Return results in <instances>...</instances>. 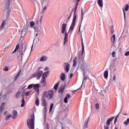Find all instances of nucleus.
<instances>
[{
	"label": "nucleus",
	"instance_id": "1",
	"mask_svg": "<svg viewBox=\"0 0 129 129\" xmlns=\"http://www.w3.org/2000/svg\"><path fill=\"white\" fill-rule=\"evenodd\" d=\"M81 0H77L76 1V8L74 11V18L73 19V21L72 23V24L71 25V26L70 27L69 32L67 33L66 32V30H67V24L65 23H63L61 26V34H64L65 33L64 35V38L63 41V44L65 45L66 43L68 42V34H69V32H73V30H74V28L75 27V25L76 24V19L77 18V15H76V11L77 10V6H78V3L80 2Z\"/></svg>",
	"mask_w": 129,
	"mask_h": 129
},
{
	"label": "nucleus",
	"instance_id": "2",
	"mask_svg": "<svg viewBox=\"0 0 129 129\" xmlns=\"http://www.w3.org/2000/svg\"><path fill=\"white\" fill-rule=\"evenodd\" d=\"M6 2L5 12L7 13V15H5L3 17V22L0 27V30L5 29L6 26H7V21L9 20L10 13L11 12V8H12V3L13 0H6Z\"/></svg>",
	"mask_w": 129,
	"mask_h": 129
},
{
	"label": "nucleus",
	"instance_id": "3",
	"mask_svg": "<svg viewBox=\"0 0 129 129\" xmlns=\"http://www.w3.org/2000/svg\"><path fill=\"white\" fill-rule=\"evenodd\" d=\"M54 96V91L50 90L48 91H45L43 93V98H47L49 100L52 99Z\"/></svg>",
	"mask_w": 129,
	"mask_h": 129
},
{
	"label": "nucleus",
	"instance_id": "4",
	"mask_svg": "<svg viewBox=\"0 0 129 129\" xmlns=\"http://www.w3.org/2000/svg\"><path fill=\"white\" fill-rule=\"evenodd\" d=\"M26 50H27V46L25 45L24 47V45H23V46H22L21 48H20L19 49V53H20V55H21V59H20V56L18 57V62H21V61L23 60V55L24 54H25V51H26Z\"/></svg>",
	"mask_w": 129,
	"mask_h": 129
},
{
	"label": "nucleus",
	"instance_id": "5",
	"mask_svg": "<svg viewBox=\"0 0 129 129\" xmlns=\"http://www.w3.org/2000/svg\"><path fill=\"white\" fill-rule=\"evenodd\" d=\"M91 69V66H90V64L88 63L87 61L83 62L81 66V69H82L83 71H85V70H90Z\"/></svg>",
	"mask_w": 129,
	"mask_h": 129
},
{
	"label": "nucleus",
	"instance_id": "6",
	"mask_svg": "<svg viewBox=\"0 0 129 129\" xmlns=\"http://www.w3.org/2000/svg\"><path fill=\"white\" fill-rule=\"evenodd\" d=\"M42 10H41V13L40 14V15L42 16V15H43V14L45 13V11L47 10V7H48L49 5V1L48 0H44L42 1Z\"/></svg>",
	"mask_w": 129,
	"mask_h": 129
},
{
	"label": "nucleus",
	"instance_id": "7",
	"mask_svg": "<svg viewBox=\"0 0 129 129\" xmlns=\"http://www.w3.org/2000/svg\"><path fill=\"white\" fill-rule=\"evenodd\" d=\"M35 119V117L31 119H28L27 120V125L30 129H34L35 126V123L34 122V120Z\"/></svg>",
	"mask_w": 129,
	"mask_h": 129
},
{
	"label": "nucleus",
	"instance_id": "8",
	"mask_svg": "<svg viewBox=\"0 0 129 129\" xmlns=\"http://www.w3.org/2000/svg\"><path fill=\"white\" fill-rule=\"evenodd\" d=\"M29 26L26 25L23 27L21 31V38L20 40H22V38H25L26 34H27V31H28V28Z\"/></svg>",
	"mask_w": 129,
	"mask_h": 129
},
{
	"label": "nucleus",
	"instance_id": "9",
	"mask_svg": "<svg viewBox=\"0 0 129 129\" xmlns=\"http://www.w3.org/2000/svg\"><path fill=\"white\" fill-rule=\"evenodd\" d=\"M83 75H84V80L83 81V83H82L81 86L78 89L73 91H72L73 93H75V92H76L77 90L80 89V88H81V87H82V85H83V84H85V82H86V80H87V79H88V75H86V74H85V73H83Z\"/></svg>",
	"mask_w": 129,
	"mask_h": 129
},
{
	"label": "nucleus",
	"instance_id": "10",
	"mask_svg": "<svg viewBox=\"0 0 129 129\" xmlns=\"http://www.w3.org/2000/svg\"><path fill=\"white\" fill-rule=\"evenodd\" d=\"M42 74H43V71H38L37 73H34L33 76V77H36L37 76V79H40V78H41V76H42Z\"/></svg>",
	"mask_w": 129,
	"mask_h": 129
},
{
	"label": "nucleus",
	"instance_id": "11",
	"mask_svg": "<svg viewBox=\"0 0 129 129\" xmlns=\"http://www.w3.org/2000/svg\"><path fill=\"white\" fill-rule=\"evenodd\" d=\"M35 33H39L41 32V29H42V25H37L34 27Z\"/></svg>",
	"mask_w": 129,
	"mask_h": 129
},
{
	"label": "nucleus",
	"instance_id": "12",
	"mask_svg": "<svg viewBox=\"0 0 129 129\" xmlns=\"http://www.w3.org/2000/svg\"><path fill=\"white\" fill-rule=\"evenodd\" d=\"M44 17V14H42L40 16V18L38 19L37 21L35 23V26L37 25H42V20H43V17Z\"/></svg>",
	"mask_w": 129,
	"mask_h": 129
},
{
	"label": "nucleus",
	"instance_id": "13",
	"mask_svg": "<svg viewBox=\"0 0 129 129\" xmlns=\"http://www.w3.org/2000/svg\"><path fill=\"white\" fill-rule=\"evenodd\" d=\"M18 116V111L16 110H13L12 112V117L14 119L17 118Z\"/></svg>",
	"mask_w": 129,
	"mask_h": 129
},
{
	"label": "nucleus",
	"instance_id": "14",
	"mask_svg": "<svg viewBox=\"0 0 129 129\" xmlns=\"http://www.w3.org/2000/svg\"><path fill=\"white\" fill-rule=\"evenodd\" d=\"M40 83L43 87H46L47 86V81L46 79H42Z\"/></svg>",
	"mask_w": 129,
	"mask_h": 129
},
{
	"label": "nucleus",
	"instance_id": "15",
	"mask_svg": "<svg viewBox=\"0 0 129 129\" xmlns=\"http://www.w3.org/2000/svg\"><path fill=\"white\" fill-rule=\"evenodd\" d=\"M49 74H50V71H47L43 73L42 75V79H46V78L48 77V75H49Z\"/></svg>",
	"mask_w": 129,
	"mask_h": 129
},
{
	"label": "nucleus",
	"instance_id": "16",
	"mask_svg": "<svg viewBox=\"0 0 129 129\" xmlns=\"http://www.w3.org/2000/svg\"><path fill=\"white\" fill-rule=\"evenodd\" d=\"M66 65V67L64 68L67 73H68L69 72V70H70V64L68 63H64Z\"/></svg>",
	"mask_w": 129,
	"mask_h": 129
},
{
	"label": "nucleus",
	"instance_id": "17",
	"mask_svg": "<svg viewBox=\"0 0 129 129\" xmlns=\"http://www.w3.org/2000/svg\"><path fill=\"white\" fill-rule=\"evenodd\" d=\"M81 44H82V55H83L84 53V44L83 43V38H82V35H81Z\"/></svg>",
	"mask_w": 129,
	"mask_h": 129
},
{
	"label": "nucleus",
	"instance_id": "18",
	"mask_svg": "<svg viewBox=\"0 0 129 129\" xmlns=\"http://www.w3.org/2000/svg\"><path fill=\"white\" fill-rule=\"evenodd\" d=\"M114 117H112L111 118H108L107 120L106 124L107 125H110V122L112 121V120H113V119H114Z\"/></svg>",
	"mask_w": 129,
	"mask_h": 129
},
{
	"label": "nucleus",
	"instance_id": "19",
	"mask_svg": "<svg viewBox=\"0 0 129 129\" xmlns=\"http://www.w3.org/2000/svg\"><path fill=\"white\" fill-rule=\"evenodd\" d=\"M90 119V117L88 118V119L86 120V121L85 122L84 127H85V128H87V127H88V122H89Z\"/></svg>",
	"mask_w": 129,
	"mask_h": 129
},
{
	"label": "nucleus",
	"instance_id": "20",
	"mask_svg": "<svg viewBox=\"0 0 129 129\" xmlns=\"http://www.w3.org/2000/svg\"><path fill=\"white\" fill-rule=\"evenodd\" d=\"M86 12V10L85 12H83V9L81 8V23H82V21H83L84 14H85V12Z\"/></svg>",
	"mask_w": 129,
	"mask_h": 129
},
{
	"label": "nucleus",
	"instance_id": "21",
	"mask_svg": "<svg viewBox=\"0 0 129 129\" xmlns=\"http://www.w3.org/2000/svg\"><path fill=\"white\" fill-rule=\"evenodd\" d=\"M70 94H67L66 97L64 99V103H67L68 102V99L70 98Z\"/></svg>",
	"mask_w": 129,
	"mask_h": 129
},
{
	"label": "nucleus",
	"instance_id": "22",
	"mask_svg": "<svg viewBox=\"0 0 129 129\" xmlns=\"http://www.w3.org/2000/svg\"><path fill=\"white\" fill-rule=\"evenodd\" d=\"M60 79H61V80L62 81H65V78H66L65 73H62L60 74Z\"/></svg>",
	"mask_w": 129,
	"mask_h": 129
},
{
	"label": "nucleus",
	"instance_id": "23",
	"mask_svg": "<svg viewBox=\"0 0 129 129\" xmlns=\"http://www.w3.org/2000/svg\"><path fill=\"white\" fill-rule=\"evenodd\" d=\"M98 5L100 8H102L103 7V1L102 0H98Z\"/></svg>",
	"mask_w": 129,
	"mask_h": 129
},
{
	"label": "nucleus",
	"instance_id": "24",
	"mask_svg": "<svg viewBox=\"0 0 129 129\" xmlns=\"http://www.w3.org/2000/svg\"><path fill=\"white\" fill-rule=\"evenodd\" d=\"M39 87H40V84L33 85V88L34 89H35V90H39Z\"/></svg>",
	"mask_w": 129,
	"mask_h": 129
},
{
	"label": "nucleus",
	"instance_id": "25",
	"mask_svg": "<svg viewBox=\"0 0 129 129\" xmlns=\"http://www.w3.org/2000/svg\"><path fill=\"white\" fill-rule=\"evenodd\" d=\"M42 105L43 106H46L47 105V101L45 99V98H43L42 99Z\"/></svg>",
	"mask_w": 129,
	"mask_h": 129
},
{
	"label": "nucleus",
	"instance_id": "26",
	"mask_svg": "<svg viewBox=\"0 0 129 129\" xmlns=\"http://www.w3.org/2000/svg\"><path fill=\"white\" fill-rule=\"evenodd\" d=\"M77 59V57H76L73 60V67H75V66H77V62L76 61Z\"/></svg>",
	"mask_w": 129,
	"mask_h": 129
},
{
	"label": "nucleus",
	"instance_id": "27",
	"mask_svg": "<svg viewBox=\"0 0 129 129\" xmlns=\"http://www.w3.org/2000/svg\"><path fill=\"white\" fill-rule=\"evenodd\" d=\"M69 82H70V81H69L68 82V84H67V85H66V81H65V82H64V86H63V88H62V91H61V93H63V92H64V89H65V87L67 86H67H68V83H69Z\"/></svg>",
	"mask_w": 129,
	"mask_h": 129
},
{
	"label": "nucleus",
	"instance_id": "28",
	"mask_svg": "<svg viewBox=\"0 0 129 129\" xmlns=\"http://www.w3.org/2000/svg\"><path fill=\"white\" fill-rule=\"evenodd\" d=\"M47 59H48V57H47V56H42V57H41V58H40V61H41V62H43V61H46Z\"/></svg>",
	"mask_w": 129,
	"mask_h": 129
},
{
	"label": "nucleus",
	"instance_id": "29",
	"mask_svg": "<svg viewBox=\"0 0 129 129\" xmlns=\"http://www.w3.org/2000/svg\"><path fill=\"white\" fill-rule=\"evenodd\" d=\"M59 84H60V82H58L57 83L55 84L53 88L55 90V91H57L58 90V86H59Z\"/></svg>",
	"mask_w": 129,
	"mask_h": 129
},
{
	"label": "nucleus",
	"instance_id": "30",
	"mask_svg": "<svg viewBox=\"0 0 129 129\" xmlns=\"http://www.w3.org/2000/svg\"><path fill=\"white\" fill-rule=\"evenodd\" d=\"M19 48H20V44H17V45L16 46L15 49H14V50L13 51V52H12L13 53H16V52L17 51H18V50H19Z\"/></svg>",
	"mask_w": 129,
	"mask_h": 129
},
{
	"label": "nucleus",
	"instance_id": "31",
	"mask_svg": "<svg viewBox=\"0 0 129 129\" xmlns=\"http://www.w3.org/2000/svg\"><path fill=\"white\" fill-rule=\"evenodd\" d=\"M104 78L106 79L108 77V71H105L104 73Z\"/></svg>",
	"mask_w": 129,
	"mask_h": 129
},
{
	"label": "nucleus",
	"instance_id": "32",
	"mask_svg": "<svg viewBox=\"0 0 129 129\" xmlns=\"http://www.w3.org/2000/svg\"><path fill=\"white\" fill-rule=\"evenodd\" d=\"M23 106H25V98L23 97V99L22 100V104L21 105V107H23Z\"/></svg>",
	"mask_w": 129,
	"mask_h": 129
},
{
	"label": "nucleus",
	"instance_id": "33",
	"mask_svg": "<svg viewBox=\"0 0 129 129\" xmlns=\"http://www.w3.org/2000/svg\"><path fill=\"white\" fill-rule=\"evenodd\" d=\"M35 104L37 106H39V105L40 104V100H39V99L38 98L36 99Z\"/></svg>",
	"mask_w": 129,
	"mask_h": 129
},
{
	"label": "nucleus",
	"instance_id": "34",
	"mask_svg": "<svg viewBox=\"0 0 129 129\" xmlns=\"http://www.w3.org/2000/svg\"><path fill=\"white\" fill-rule=\"evenodd\" d=\"M11 117H12V114H8L6 117V121L9 120V119H10V118H11Z\"/></svg>",
	"mask_w": 129,
	"mask_h": 129
},
{
	"label": "nucleus",
	"instance_id": "35",
	"mask_svg": "<svg viewBox=\"0 0 129 129\" xmlns=\"http://www.w3.org/2000/svg\"><path fill=\"white\" fill-rule=\"evenodd\" d=\"M0 100H4V101H6V100H8V98L4 95L3 97L0 98Z\"/></svg>",
	"mask_w": 129,
	"mask_h": 129
},
{
	"label": "nucleus",
	"instance_id": "36",
	"mask_svg": "<svg viewBox=\"0 0 129 129\" xmlns=\"http://www.w3.org/2000/svg\"><path fill=\"white\" fill-rule=\"evenodd\" d=\"M129 123V118H127V119L124 122V124L125 125H127Z\"/></svg>",
	"mask_w": 129,
	"mask_h": 129
},
{
	"label": "nucleus",
	"instance_id": "37",
	"mask_svg": "<svg viewBox=\"0 0 129 129\" xmlns=\"http://www.w3.org/2000/svg\"><path fill=\"white\" fill-rule=\"evenodd\" d=\"M53 106H54V104H53V103H52L50 106V108H49L50 112H51V111H52V110L53 109Z\"/></svg>",
	"mask_w": 129,
	"mask_h": 129
},
{
	"label": "nucleus",
	"instance_id": "38",
	"mask_svg": "<svg viewBox=\"0 0 129 129\" xmlns=\"http://www.w3.org/2000/svg\"><path fill=\"white\" fill-rule=\"evenodd\" d=\"M34 26H35V22H34L33 21H31L30 22V26L31 27V28H33Z\"/></svg>",
	"mask_w": 129,
	"mask_h": 129
},
{
	"label": "nucleus",
	"instance_id": "39",
	"mask_svg": "<svg viewBox=\"0 0 129 129\" xmlns=\"http://www.w3.org/2000/svg\"><path fill=\"white\" fill-rule=\"evenodd\" d=\"M111 41H113V42L115 41V34H113L112 36Z\"/></svg>",
	"mask_w": 129,
	"mask_h": 129
},
{
	"label": "nucleus",
	"instance_id": "40",
	"mask_svg": "<svg viewBox=\"0 0 129 129\" xmlns=\"http://www.w3.org/2000/svg\"><path fill=\"white\" fill-rule=\"evenodd\" d=\"M118 116H119V113L117 115V116L116 117L114 120V124H115V123L117 122V118H118Z\"/></svg>",
	"mask_w": 129,
	"mask_h": 129
},
{
	"label": "nucleus",
	"instance_id": "41",
	"mask_svg": "<svg viewBox=\"0 0 129 129\" xmlns=\"http://www.w3.org/2000/svg\"><path fill=\"white\" fill-rule=\"evenodd\" d=\"M20 95H21V92H19L16 94V98H19V97H20Z\"/></svg>",
	"mask_w": 129,
	"mask_h": 129
},
{
	"label": "nucleus",
	"instance_id": "42",
	"mask_svg": "<svg viewBox=\"0 0 129 129\" xmlns=\"http://www.w3.org/2000/svg\"><path fill=\"white\" fill-rule=\"evenodd\" d=\"M111 34H113V33H114V28H113V25H112L111 27Z\"/></svg>",
	"mask_w": 129,
	"mask_h": 129
},
{
	"label": "nucleus",
	"instance_id": "43",
	"mask_svg": "<svg viewBox=\"0 0 129 129\" xmlns=\"http://www.w3.org/2000/svg\"><path fill=\"white\" fill-rule=\"evenodd\" d=\"M125 11H126V12L127 11H128V8H129L128 5V4H126V5H125Z\"/></svg>",
	"mask_w": 129,
	"mask_h": 129
},
{
	"label": "nucleus",
	"instance_id": "44",
	"mask_svg": "<svg viewBox=\"0 0 129 129\" xmlns=\"http://www.w3.org/2000/svg\"><path fill=\"white\" fill-rule=\"evenodd\" d=\"M71 17H72V13H71V15H70V16L69 17L68 20L66 22V24H67V23H68V21H70V19H71Z\"/></svg>",
	"mask_w": 129,
	"mask_h": 129
},
{
	"label": "nucleus",
	"instance_id": "45",
	"mask_svg": "<svg viewBox=\"0 0 129 129\" xmlns=\"http://www.w3.org/2000/svg\"><path fill=\"white\" fill-rule=\"evenodd\" d=\"M33 87H34V84H30L28 86V89H31Z\"/></svg>",
	"mask_w": 129,
	"mask_h": 129
},
{
	"label": "nucleus",
	"instance_id": "46",
	"mask_svg": "<svg viewBox=\"0 0 129 129\" xmlns=\"http://www.w3.org/2000/svg\"><path fill=\"white\" fill-rule=\"evenodd\" d=\"M104 129H109V125L106 124V125L104 126Z\"/></svg>",
	"mask_w": 129,
	"mask_h": 129
},
{
	"label": "nucleus",
	"instance_id": "47",
	"mask_svg": "<svg viewBox=\"0 0 129 129\" xmlns=\"http://www.w3.org/2000/svg\"><path fill=\"white\" fill-rule=\"evenodd\" d=\"M115 51H113L112 52V57H113V58H114V57H115Z\"/></svg>",
	"mask_w": 129,
	"mask_h": 129
},
{
	"label": "nucleus",
	"instance_id": "48",
	"mask_svg": "<svg viewBox=\"0 0 129 129\" xmlns=\"http://www.w3.org/2000/svg\"><path fill=\"white\" fill-rule=\"evenodd\" d=\"M30 93H31V92H27L26 93H25V96H28V95H30Z\"/></svg>",
	"mask_w": 129,
	"mask_h": 129
},
{
	"label": "nucleus",
	"instance_id": "49",
	"mask_svg": "<svg viewBox=\"0 0 129 129\" xmlns=\"http://www.w3.org/2000/svg\"><path fill=\"white\" fill-rule=\"evenodd\" d=\"M95 107H96V109H98V108H99V105L98 104V103L96 104Z\"/></svg>",
	"mask_w": 129,
	"mask_h": 129
},
{
	"label": "nucleus",
	"instance_id": "50",
	"mask_svg": "<svg viewBox=\"0 0 129 129\" xmlns=\"http://www.w3.org/2000/svg\"><path fill=\"white\" fill-rule=\"evenodd\" d=\"M122 10L123 12L124 19L125 20V12L124 11V9L123 8H122Z\"/></svg>",
	"mask_w": 129,
	"mask_h": 129
},
{
	"label": "nucleus",
	"instance_id": "51",
	"mask_svg": "<svg viewBox=\"0 0 129 129\" xmlns=\"http://www.w3.org/2000/svg\"><path fill=\"white\" fill-rule=\"evenodd\" d=\"M43 111H44V112L45 113H47V107L44 106V109H43Z\"/></svg>",
	"mask_w": 129,
	"mask_h": 129
},
{
	"label": "nucleus",
	"instance_id": "52",
	"mask_svg": "<svg viewBox=\"0 0 129 129\" xmlns=\"http://www.w3.org/2000/svg\"><path fill=\"white\" fill-rule=\"evenodd\" d=\"M65 121L66 123H69V122H70V120L68 119H66Z\"/></svg>",
	"mask_w": 129,
	"mask_h": 129
},
{
	"label": "nucleus",
	"instance_id": "53",
	"mask_svg": "<svg viewBox=\"0 0 129 129\" xmlns=\"http://www.w3.org/2000/svg\"><path fill=\"white\" fill-rule=\"evenodd\" d=\"M125 56H129V51L126 52L124 54Z\"/></svg>",
	"mask_w": 129,
	"mask_h": 129
},
{
	"label": "nucleus",
	"instance_id": "54",
	"mask_svg": "<svg viewBox=\"0 0 129 129\" xmlns=\"http://www.w3.org/2000/svg\"><path fill=\"white\" fill-rule=\"evenodd\" d=\"M62 89H63L62 87L60 86L59 89L58 90V92H61V91H62Z\"/></svg>",
	"mask_w": 129,
	"mask_h": 129
},
{
	"label": "nucleus",
	"instance_id": "55",
	"mask_svg": "<svg viewBox=\"0 0 129 129\" xmlns=\"http://www.w3.org/2000/svg\"><path fill=\"white\" fill-rule=\"evenodd\" d=\"M116 79V77H115V75H114L113 78V81H114L115 82V80Z\"/></svg>",
	"mask_w": 129,
	"mask_h": 129
},
{
	"label": "nucleus",
	"instance_id": "56",
	"mask_svg": "<svg viewBox=\"0 0 129 129\" xmlns=\"http://www.w3.org/2000/svg\"><path fill=\"white\" fill-rule=\"evenodd\" d=\"M4 70H5V71H9V68L8 67H5V69Z\"/></svg>",
	"mask_w": 129,
	"mask_h": 129
},
{
	"label": "nucleus",
	"instance_id": "57",
	"mask_svg": "<svg viewBox=\"0 0 129 129\" xmlns=\"http://www.w3.org/2000/svg\"><path fill=\"white\" fill-rule=\"evenodd\" d=\"M81 29V24H80L79 28V32H78V33H79V32H80Z\"/></svg>",
	"mask_w": 129,
	"mask_h": 129
},
{
	"label": "nucleus",
	"instance_id": "58",
	"mask_svg": "<svg viewBox=\"0 0 129 129\" xmlns=\"http://www.w3.org/2000/svg\"><path fill=\"white\" fill-rule=\"evenodd\" d=\"M46 129H49V123H46Z\"/></svg>",
	"mask_w": 129,
	"mask_h": 129
},
{
	"label": "nucleus",
	"instance_id": "59",
	"mask_svg": "<svg viewBox=\"0 0 129 129\" xmlns=\"http://www.w3.org/2000/svg\"><path fill=\"white\" fill-rule=\"evenodd\" d=\"M70 79H71V78L73 77V74L72 73L70 74Z\"/></svg>",
	"mask_w": 129,
	"mask_h": 129
},
{
	"label": "nucleus",
	"instance_id": "60",
	"mask_svg": "<svg viewBox=\"0 0 129 129\" xmlns=\"http://www.w3.org/2000/svg\"><path fill=\"white\" fill-rule=\"evenodd\" d=\"M21 72V71H19V72L18 73V74L17 75V77H19V76H20V73Z\"/></svg>",
	"mask_w": 129,
	"mask_h": 129
},
{
	"label": "nucleus",
	"instance_id": "61",
	"mask_svg": "<svg viewBox=\"0 0 129 129\" xmlns=\"http://www.w3.org/2000/svg\"><path fill=\"white\" fill-rule=\"evenodd\" d=\"M45 70H48V67H46V68H45Z\"/></svg>",
	"mask_w": 129,
	"mask_h": 129
},
{
	"label": "nucleus",
	"instance_id": "62",
	"mask_svg": "<svg viewBox=\"0 0 129 129\" xmlns=\"http://www.w3.org/2000/svg\"><path fill=\"white\" fill-rule=\"evenodd\" d=\"M35 35L36 36V37L38 36V32H37L36 33H35Z\"/></svg>",
	"mask_w": 129,
	"mask_h": 129
},
{
	"label": "nucleus",
	"instance_id": "63",
	"mask_svg": "<svg viewBox=\"0 0 129 129\" xmlns=\"http://www.w3.org/2000/svg\"><path fill=\"white\" fill-rule=\"evenodd\" d=\"M33 50V45L31 46V51Z\"/></svg>",
	"mask_w": 129,
	"mask_h": 129
},
{
	"label": "nucleus",
	"instance_id": "64",
	"mask_svg": "<svg viewBox=\"0 0 129 129\" xmlns=\"http://www.w3.org/2000/svg\"><path fill=\"white\" fill-rule=\"evenodd\" d=\"M114 129H118V128H117V127H116V126L115 127Z\"/></svg>",
	"mask_w": 129,
	"mask_h": 129
}]
</instances>
